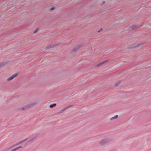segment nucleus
Returning a JSON list of instances; mask_svg holds the SVG:
<instances>
[{
    "mask_svg": "<svg viewBox=\"0 0 151 151\" xmlns=\"http://www.w3.org/2000/svg\"><path fill=\"white\" fill-rule=\"evenodd\" d=\"M54 47L55 45H49L46 47L45 49L46 50H48L49 48H54Z\"/></svg>",
    "mask_w": 151,
    "mask_h": 151,
    "instance_id": "20e7f679",
    "label": "nucleus"
},
{
    "mask_svg": "<svg viewBox=\"0 0 151 151\" xmlns=\"http://www.w3.org/2000/svg\"><path fill=\"white\" fill-rule=\"evenodd\" d=\"M114 118V117H113L111 118V120L114 119V118Z\"/></svg>",
    "mask_w": 151,
    "mask_h": 151,
    "instance_id": "a211bd4d",
    "label": "nucleus"
},
{
    "mask_svg": "<svg viewBox=\"0 0 151 151\" xmlns=\"http://www.w3.org/2000/svg\"><path fill=\"white\" fill-rule=\"evenodd\" d=\"M37 30H35V31H34V33H36L37 32Z\"/></svg>",
    "mask_w": 151,
    "mask_h": 151,
    "instance_id": "dca6fc26",
    "label": "nucleus"
},
{
    "mask_svg": "<svg viewBox=\"0 0 151 151\" xmlns=\"http://www.w3.org/2000/svg\"><path fill=\"white\" fill-rule=\"evenodd\" d=\"M81 47V45H78L76 46L72 50V52H74L75 51L78 50Z\"/></svg>",
    "mask_w": 151,
    "mask_h": 151,
    "instance_id": "7ed1b4c3",
    "label": "nucleus"
},
{
    "mask_svg": "<svg viewBox=\"0 0 151 151\" xmlns=\"http://www.w3.org/2000/svg\"><path fill=\"white\" fill-rule=\"evenodd\" d=\"M28 139V138H27V139H24V140H23L21 141L20 142L17 143L16 144V145H18L19 144H21V143H22V142H24L27 141Z\"/></svg>",
    "mask_w": 151,
    "mask_h": 151,
    "instance_id": "0eeeda50",
    "label": "nucleus"
},
{
    "mask_svg": "<svg viewBox=\"0 0 151 151\" xmlns=\"http://www.w3.org/2000/svg\"><path fill=\"white\" fill-rule=\"evenodd\" d=\"M109 140L108 139H103L100 142V143L102 145H105L109 141Z\"/></svg>",
    "mask_w": 151,
    "mask_h": 151,
    "instance_id": "f257e3e1",
    "label": "nucleus"
},
{
    "mask_svg": "<svg viewBox=\"0 0 151 151\" xmlns=\"http://www.w3.org/2000/svg\"><path fill=\"white\" fill-rule=\"evenodd\" d=\"M131 28L132 29H134L138 28V26L133 25L131 26Z\"/></svg>",
    "mask_w": 151,
    "mask_h": 151,
    "instance_id": "6e6552de",
    "label": "nucleus"
},
{
    "mask_svg": "<svg viewBox=\"0 0 151 151\" xmlns=\"http://www.w3.org/2000/svg\"><path fill=\"white\" fill-rule=\"evenodd\" d=\"M119 83H119V82L117 83H116V85H117Z\"/></svg>",
    "mask_w": 151,
    "mask_h": 151,
    "instance_id": "f3484780",
    "label": "nucleus"
},
{
    "mask_svg": "<svg viewBox=\"0 0 151 151\" xmlns=\"http://www.w3.org/2000/svg\"><path fill=\"white\" fill-rule=\"evenodd\" d=\"M70 107V106H68V107H65V108H64V109H63V110H62V111H65V110H66L68 109V108L69 107Z\"/></svg>",
    "mask_w": 151,
    "mask_h": 151,
    "instance_id": "9b49d317",
    "label": "nucleus"
},
{
    "mask_svg": "<svg viewBox=\"0 0 151 151\" xmlns=\"http://www.w3.org/2000/svg\"><path fill=\"white\" fill-rule=\"evenodd\" d=\"M118 117V116L117 115H116L114 117V119H116Z\"/></svg>",
    "mask_w": 151,
    "mask_h": 151,
    "instance_id": "4468645a",
    "label": "nucleus"
},
{
    "mask_svg": "<svg viewBox=\"0 0 151 151\" xmlns=\"http://www.w3.org/2000/svg\"><path fill=\"white\" fill-rule=\"evenodd\" d=\"M56 104H51L50 105V107L51 108H52L55 106H56Z\"/></svg>",
    "mask_w": 151,
    "mask_h": 151,
    "instance_id": "9d476101",
    "label": "nucleus"
},
{
    "mask_svg": "<svg viewBox=\"0 0 151 151\" xmlns=\"http://www.w3.org/2000/svg\"><path fill=\"white\" fill-rule=\"evenodd\" d=\"M21 147H22V146H20V147H16V148H15V149H13V150H12L11 151H15L16 150H17L18 149H19V148H21Z\"/></svg>",
    "mask_w": 151,
    "mask_h": 151,
    "instance_id": "1a4fd4ad",
    "label": "nucleus"
},
{
    "mask_svg": "<svg viewBox=\"0 0 151 151\" xmlns=\"http://www.w3.org/2000/svg\"><path fill=\"white\" fill-rule=\"evenodd\" d=\"M4 65V63H0V69Z\"/></svg>",
    "mask_w": 151,
    "mask_h": 151,
    "instance_id": "f8f14e48",
    "label": "nucleus"
},
{
    "mask_svg": "<svg viewBox=\"0 0 151 151\" xmlns=\"http://www.w3.org/2000/svg\"><path fill=\"white\" fill-rule=\"evenodd\" d=\"M30 105H27L25 106L22 108V109L24 110H26L28 108H29L31 107Z\"/></svg>",
    "mask_w": 151,
    "mask_h": 151,
    "instance_id": "423d86ee",
    "label": "nucleus"
},
{
    "mask_svg": "<svg viewBox=\"0 0 151 151\" xmlns=\"http://www.w3.org/2000/svg\"><path fill=\"white\" fill-rule=\"evenodd\" d=\"M103 29V28H101L100 30L98 31V32H99L100 31Z\"/></svg>",
    "mask_w": 151,
    "mask_h": 151,
    "instance_id": "2eb2a0df",
    "label": "nucleus"
},
{
    "mask_svg": "<svg viewBox=\"0 0 151 151\" xmlns=\"http://www.w3.org/2000/svg\"><path fill=\"white\" fill-rule=\"evenodd\" d=\"M54 8L53 7H51L50 8V10L51 12H52L54 10Z\"/></svg>",
    "mask_w": 151,
    "mask_h": 151,
    "instance_id": "ddd939ff",
    "label": "nucleus"
},
{
    "mask_svg": "<svg viewBox=\"0 0 151 151\" xmlns=\"http://www.w3.org/2000/svg\"><path fill=\"white\" fill-rule=\"evenodd\" d=\"M19 75V73H17L15 74L13 76H12L11 77H10L9 78H8L7 79V80L8 81H10L11 80H12V79H13L14 78H15Z\"/></svg>",
    "mask_w": 151,
    "mask_h": 151,
    "instance_id": "f03ea898",
    "label": "nucleus"
},
{
    "mask_svg": "<svg viewBox=\"0 0 151 151\" xmlns=\"http://www.w3.org/2000/svg\"><path fill=\"white\" fill-rule=\"evenodd\" d=\"M108 61V60H104L101 62V63H99V64H98L97 65V67H100L101 65H102L104 64L106 62H107Z\"/></svg>",
    "mask_w": 151,
    "mask_h": 151,
    "instance_id": "39448f33",
    "label": "nucleus"
}]
</instances>
